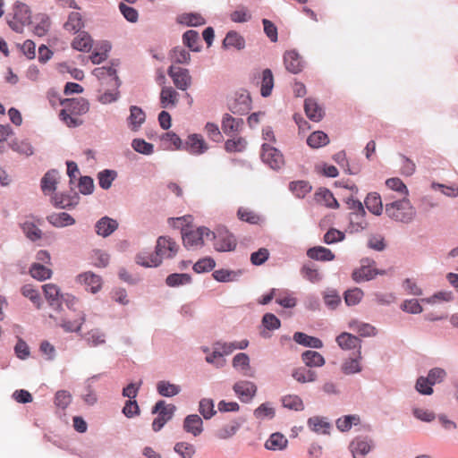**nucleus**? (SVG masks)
<instances>
[{
  "label": "nucleus",
  "instance_id": "f257e3e1",
  "mask_svg": "<svg viewBox=\"0 0 458 458\" xmlns=\"http://www.w3.org/2000/svg\"><path fill=\"white\" fill-rule=\"evenodd\" d=\"M64 108L60 112V117L70 127H76L81 121L76 116L86 114L89 109V103L83 98L64 99L61 102Z\"/></svg>",
  "mask_w": 458,
  "mask_h": 458
},
{
  "label": "nucleus",
  "instance_id": "f03ea898",
  "mask_svg": "<svg viewBox=\"0 0 458 458\" xmlns=\"http://www.w3.org/2000/svg\"><path fill=\"white\" fill-rule=\"evenodd\" d=\"M386 216L398 222L409 223L415 215L413 207L406 198L386 204Z\"/></svg>",
  "mask_w": 458,
  "mask_h": 458
},
{
  "label": "nucleus",
  "instance_id": "7ed1b4c3",
  "mask_svg": "<svg viewBox=\"0 0 458 458\" xmlns=\"http://www.w3.org/2000/svg\"><path fill=\"white\" fill-rule=\"evenodd\" d=\"M178 244L168 236H160L157 241L156 252L153 259L148 262L150 265H160L162 259H172L178 252Z\"/></svg>",
  "mask_w": 458,
  "mask_h": 458
},
{
  "label": "nucleus",
  "instance_id": "20e7f679",
  "mask_svg": "<svg viewBox=\"0 0 458 458\" xmlns=\"http://www.w3.org/2000/svg\"><path fill=\"white\" fill-rule=\"evenodd\" d=\"M31 21V13L29 6L23 3L16 2L13 8V16L8 21L11 29L16 32H22L23 28Z\"/></svg>",
  "mask_w": 458,
  "mask_h": 458
},
{
  "label": "nucleus",
  "instance_id": "39448f33",
  "mask_svg": "<svg viewBox=\"0 0 458 458\" xmlns=\"http://www.w3.org/2000/svg\"><path fill=\"white\" fill-rule=\"evenodd\" d=\"M175 411V406L166 404L165 401H158L153 407L152 413H157V417L153 420L152 428L154 431H159L164 425L169 421Z\"/></svg>",
  "mask_w": 458,
  "mask_h": 458
},
{
  "label": "nucleus",
  "instance_id": "423d86ee",
  "mask_svg": "<svg viewBox=\"0 0 458 458\" xmlns=\"http://www.w3.org/2000/svg\"><path fill=\"white\" fill-rule=\"evenodd\" d=\"M210 236L214 239V248L217 251H232L236 247L235 237L225 228L211 232Z\"/></svg>",
  "mask_w": 458,
  "mask_h": 458
},
{
  "label": "nucleus",
  "instance_id": "0eeeda50",
  "mask_svg": "<svg viewBox=\"0 0 458 458\" xmlns=\"http://www.w3.org/2000/svg\"><path fill=\"white\" fill-rule=\"evenodd\" d=\"M376 262L369 259L361 260L360 267L354 270L352 279L356 282L369 281L373 279L377 275H386L385 270H378L375 267Z\"/></svg>",
  "mask_w": 458,
  "mask_h": 458
},
{
  "label": "nucleus",
  "instance_id": "6e6552de",
  "mask_svg": "<svg viewBox=\"0 0 458 458\" xmlns=\"http://www.w3.org/2000/svg\"><path fill=\"white\" fill-rule=\"evenodd\" d=\"M211 231L207 227H199L182 233L183 244L187 249L201 247L204 244V238H208Z\"/></svg>",
  "mask_w": 458,
  "mask_h": 458
},
{
  "label": "nucleus",
  "instance_id": "1a4fd4ad",
  "mask_svg": "<svg viewBox=\"0 0 458 458\" xmlns=\"http://www.w3.org/2000/svg\"><path fill=\"white\" fill-rule=\"evenodd\" d=\"M261 159L265 164L275 170L280 169L284 165L282 153L269 143H264L262 145Z\"/></svg>",
  "mask_w": 458,
  "mask_h": 458
},
{
  "label": "nucleus",
  "instance_id": "9d476101",
  "mask_svg": "<svg viewBox=\"0 0 458 458\" xmlns=\"http://www.w3.org/2000/svg\"><path fill=\"white\" fill-rule=\"evenodd\" d=\"M167 73L178 89L186 90L191 87L192 79L188 69L171 65Z\"/></svg>",
  "mask_w": 458,
  "mask_h": 458
},
{
  "label": "nucleus",
  "instance_id": "9b49d317",
  "mask_svg": "<svg viewBox=\"0 0 458 458\" xmlns=\"http://www.w3.org/2000/svg\"><path fill=\"white\" fill-rule=\"evenodd\" d=\"M182 149L192 155H201L208 149V146L200 134L193 133L188 136Z\"/></svg>",
  "mask_w": 458,
  "mask_h": 458
},
{
  "label": "nucleus",
  "instance_id": "f8f14e48",
  "mask_svg": "<svg viewBox=\"0 0 458 458\" xmlns=\"http://www.w3.org/2000/svg\"><path fill=\"white\" fill-rule=\"evenodd\" d=\"M93 74L100 81H106V84L118 89L120 81L114 67H98L93 70Z\"/></svg>",
  "mask_w": 458,
  "mask_h": 458
},
{
  "label": "nucleus",
  "instance_id": "ddd939ff",
  "mask_svg": "<svg viewBox=\"0 0 458 458\" xmlns=\"http://www.w3.org/2000/svg\"><path fill=\"white\" fill-rule=\"evenodd\" d=\"M233 390L242 402H249L255 395L257 386L252 382L240 381L234 384Z\"/></svg>",
  "mask_w": 458,
  "mask_h": 458
},
{
  "label": "nucleus",
  "instance_id": "4468645a",
  "mask_svg": "<svg viewBox=\"0 0 458 458\" xmlns=\"http://www.w3.org/2000/svg\"><path fill=\"white\" fill-rule=\"evenodd\" d=\"M336 343L339 345V347L343 350H354L357 349V351L361 350V341L359 337L344 332L340 334L336 337Z\"/></svg>",
  "mask_w": 458,
  "mask_h": 458
},
{
  "label": "nucleus",
  "instance_id": "2eb2a0df",
  "mask_svg": "<svg viewBox=\"0 0 458 458\" xmlns=\"http://www.w3.org/2000/svg\"><path fill=\"white\" fill-rule=\"evenodd\" d=\"M78 281L86 286L92 293H98L102 286V279L99 276L91 272H85L78 276Z\"/></svg>",
  "mask_w": 458,
  "mask_h": 458
},
{
  "label": "nucleus",
  "instance_id": "dca6fc26",
  "mask_svg": "<svg viewBox=\"0 0 458 458\" xmlns=\"http://www.w3.org/2000/svg\"><path fill=\"white\" fill-rule=\"evenodd\" d=\"M233 366L245 377H254L255 371L250 366V359L246 353L240 352L233 359Z\"/></svg>",
  "mask_w": 458,
  "mask_h": 458
},
{
  "label": "nucleus",
  "instance_id": "f3484780",
  "mask_svg": "<svg viewBox=\"0 0 458 458\" xmlns=\"http://www.w3.org/2000/svg\"><path fill=\"white\" fill-rule=\"evenodd\" d=\"M183 429L194 437L199 436L203 431V421L197 414L188 415L183 421Z\"/></svg>",
  "mask_w": 458,
  "mask_h": 458
},
{
  "label": "nucleus",
  "instance_id": "a211bd4d",
  "mask_svg": "<svg viewBox=\"0 0 458 458\" xmlns=\"http://www.w3.org/2000/svg\"><path fill=\"white\" fill-rule=\"evenodd\" d=\"M304 110L309 119L313 122H319L325 114L323 108L310 98L305 99Z\"/></svg>",
  "mask_w": 458,
  "mask_h": 458
},
{
  "label": "nucleus",
  "instance_id": "6ab92c4d",
  "mask_svg": "<svg viewBox=\"0 0 458 458\" xmlns=\"http://www.w3.org/2000/svg\"><path fill=\"white\" fill-rule=\"evenodd\" d=\"M372 447L371 441L362 438H355L350 445L353 458H364Z\"/></svg>",
  "mask_w": 458,
  "mask_h": 458
},
{
  "label": "nucleus",
  "instance_id": "aec40b11",
  "mask_svg": "<svg viewBox=\"0 0 458 458\" xmlns=\"http://www.w3.org/2000/svg\"><path fill=\"white\" fill-rule=\"evenodd\" d=\"M178 92L172 87H163L160 92V105L163 108L174 107L178 103Z\"/></svg>",
  "mask_w": 458,
  "mask_h": 458
},
{
  "label": "nucleus",
  "instance_id": "412c9836",
  "mask_svg": "<svg viewBox=\"0 0 458 458\" xmlns=\"http://www.w3.org/2000/svg\"><path fill=\"white\" fill-rule=\"evenodd\" d=\"M285 68L292 73H298L302 70V62L300 55L295 51H288L284 55Z\"/></svg>",
  "mask_w": 458,
  "mask_h": 458
},
{
  "label": "nucleus",
  "instance_id": "4be33fe9",
  "mask_svg": "<svg viewBox=\"0 0 458 458\" xmlns=\"http://www.w3.org/2000/svg\"><path fill=\"white\" fill-rule=\"evenodd\" d=\"M58 181V173L55 170H50L45 174L41 179V190L45 195L54 193Z\"/></svg>",
  "mask_w": 458,
  "mask_h": 458
},
{
  "label": "nucleus",
  "instance_id": "5701e85b",
  "mask_svg": "<svg viewBox=\"0 0 458 458\" xmlns=\"http://www.w3.org/2000/svg\"><path fill=\"white\" fill-rule=\"evenodd\" d=\"M288 445L287 438L281 433L276 432L270 435L265 443V447L271 451H282Z\"/></svg>",
  "mask_w": 458,
  "mask_h": 458
},
{
  "label": "nucleus",
  "instance_id": "b1692460",
  "mask_svg": "<svg viewBox=\"0 0 458 458\" xmlns=\"http://www.w3.org/2000/svg\"><path fill=\"white\" fill-rule=\"evenodd\" d=\"M118 224L116 220L107 216L102 217L96 224V232L98 235L106 237L116 230Z\"/></svg>",
  "mask_w": 458,
  "mask_h": 458
},
{
  "label": "nucleus",
  "instance_id": "393cba45",
  "mask_svg": "<svg viewBox=\"0 0 458 458\" xmlns=\"http://www.w3.org/2000/svg\"><path fill=\"white\" fill-rule=\"evenodd\" d=\"M362 360L361 351H357L355 357L346 359L342 364V371L346 375L355 374L361 371L360 360Z\"/></svg>",
  "mask_w": 458,
  "mask_h": 458
},
{
  "label": "nucleus",
  "instance_id": "a878e982",
  "mask_svg": "<svg viewBox=\"0 0 458 458\" xmlns=\"http://www.w3.org/2000/svg\"><path fill=\"white\" fill-rule=\"evenodd\" d=\"M366 208L369 212L376 216H379L383 212V203L381 196L377 192H370L364 200Z\"/></svg>",
  "mask_w": 458,
  "mask_h": 458
},
{
  "label": "nucleus",
  "instance_id": "bb28decb",
  "mask_svg": "<svg viewBox=\"0 0 458 458\" xmlns=\"http://www.w3.org/2000/svg\"><path fill=\"white\" fill-rule=\"evenodd\" d=\"M243 124L242 119L234 118L232 115L226 114L223 117L222 130L226 135L238 132Z\"/></svg>",
  "mask_w": 458,
  "mask_h": 458
},
{
  "label": "nucleus",
  "instance_id": "cd10ccee",
  "mask_svg": "<svg viewBox=\"0 0 458 458\" xmlns=\"http://www.w3.org/2000/svg\"><path fill=\"white\" fill-rule=\"evenodd\" d=\"M292 377L300 383H310L317 379V373L305 366L294 369Z\"/></svg>",
  "mask_w": 458,
  "mask_h": 458
},
{
  "label": "nucleus",
  "instance_id": "c85d7f7f",
  "mask_svg": "<svg viewBox=\"0 0 458 458\" xmlns=\"http://www.w3.org/2000/svg\"><path fill=\"white\" fill-rule=\"evenodd\" d=\"M309 258L319 261H331L335 259V254L327 248L317 246L310 248L307 251Z\"/></svg>",
  "mask_w": 458,
  "mask_h": 458
},
{
  "label": "nucleus",
  "instance_id": "c756f323",
  "mask_svg": "<svg viewBox=\"0 0 458 458\" xmlns=\"http://www.w3.org/2000/svg\"><path fill=\"white\" fill-rule=\"evenodd\" d=\"M315 199L318 203L325 205L327 208H337L339 207L338 201L327 189H319L315 194Z\"/></svg>",
  "mask_w": 458,
  "mask_h": 458
},
{
  "label": "nucleus",
  "instance_id": "7c9ffc66",
  "mask_svg": "<svg viewBox=\"0 0 458 458\" xmlns=\"http://www.w3.org/2000/svg\"><path fill=\"white\" fill-rule=\"evenodd\" d=\"M301 360L306 367H322L325 364L324 357L316 351H305L301 354Z\"/></svg>",
  "mask_w": 458,
  "mask_h": 458
},
{
  "label": "nucleus",
  "instance_id": "2f4dec72",
  "mask_svg": "<svg viewBox=\"0 0 458 458\" xmlns=\"http://www.w3.org/2000/svg\"><path fill=\"white\" fill-rule=\"evenodd\" d=\"M293 340L299 344L315 349H320L323 347V343L320 339L308 335L301 332H296L293 335Z\"/></svg>",
  "mask_w": 458,
  "mask_h": 458
},
{
  "label": "nucleus",
  "instance_id": "473e14b6",
  "mask_svg": "<svg viewBox=\"0 0 458 458\" xmlns=\"http://www.w3.org/2000/svg\"><path fill=\"white\" fill-rule=\"evenodd\" d=\"M223 47L225 48L234 47L241 50L245 47V40L238 32L231 30L226 34L223 41Z\"/></svg>",
  "mask_w": 458,
  "mask_h": 458
},
{
  "label": "nucleus",
  "instance_id": "72a5a7b5",
  "mask_svg": "<svg viewBox=\"0 0 458 458\" xmlns=\"http://www.w3.org/2000/svg\"><path fill=\"white\" fill-rule=\"evenodd\" d=\"M42 288L45 297L50 305L59 304V301L64 298L60 288L55 284H46Z\"/></svg>",
  "mask_w": 458,
  "mask_h": 458
},
{
  "label": "nucleus",
  "instance_id": "f704fd0d",
  "mask_svg": "<svg viewBox=\"0 0 458 458\" xmlns=\"http://www.w3.org/2000/svg\"><path fill=\"white\" fill-rule=\"evenodd\" d=\"M274 88V76L270 69L263 70L261 73L260 93L262 97H269Z\"/></svg>",
  "mask_w": 458,
  "mask_h": 458
},
{
  "label": "nucleus",
  "instance_id": "c9c22d12",
  "mask_svg": "<svg viewBox=\"0 0 458 458\" xmlns=\"http://www.w3.org/2000/svg\"><path fill=\"white\" fill-rule=\"evenodd\" d=\"M47 221L55 227H64L72 225L75 223V220L65 212L54 213L47 217Z\"/></svg>",
  "mask_w": 458,
  "mask_h": 458
},
{
  "label": "nucleus",
  "instance_id": "e433bc0d",
  "mask_svg": "<svg viewBox=\"0 0 458 458\" xmlns=\"http://www.w3.org/2000/svg\"><path fill=\"white\" fill-rule=\"evenodd\" d=\"M248 344H249L248 340H242L240 342H232V343L217 342L214 345L217 350H219V351H221V352H223V356H224V355H228V354L232 353L236 349L243 350V349L247 348Z\"/></svg>",
  "mask_w": 458,
  "mask_h": 458
},
{
  "label": "nucleus",
  "instance_id": "4c0bfd02",
  "mask_svg": "<svg viewBox=\"0 0 458 458\" xmlns=\"http://www.w3.org/2000/svg\"><path fill=\"white\" fill-rule=\"evenodd\" d=\"M349 327L363 337L373 336L376 335V328L373 326L367 323H361L357 320L350 321Z\"/></svg>",
  "mask_w": 458,
  "mask_h": 458
},
{
  "label": "nucleus",
  "instance_id": "58836bf2",
  "mask_svg": "<svg viewBox=\"0 0 458 458\" xmlns=\"http://www.w3.org/2000/svg\"><path fill=\"white\" fill-rule=\"evenodd\" d=\"M308 426L312 431L318 434H328L330 429L329 422L318 416L310 418L308 420Z\"/></svg>",
  "mask_w": 458,
  "mask_h": 458
},
{
  "label": "nucleus",
  "instance_id": "ea45409f",
  "mask_svg": "<svg viewBox=\"0 0 458 458\" xmlns=\"http://www.w3.org/2000/svg\"><path fill=\"white\" fill-rule=\"evenodd\" d=\"M72 46L78 51H89L92 46V39L88 33L81 32L74 38Z\"/></svg>",
  "mask_w": 458,
  "mask_h": 458
},
{
  "label": "nucleus",
  "instance_id": "a19ab883",
  "mask_svg": "<svg viewBox=\"0 0 458 458\" xmlns=\"http://www.w3.org/2000/svg\"><path fill=\"white\" fill-rule=\"evenodd\" d=\"M329 139L327 134L321 131L312 132L307 139L308 145L312 148H318L327 145Z\"/></svg>",
  "mask_w": 458,
  "mask_h": 458
},
{
  "label": "nucleus",
  "instance_id": "79ce46f5",
  "mask_svg": "<svg viewBox=\"0 0 458 458\" xmlns=\"http://www.w3.org/2000/svg\"><path fill=\"white\" fill-rule=\"evenodd\" d=\"M157 390L160 395L172 397L178 394L181 387L168 381H159L157 385Z\"/></svg>",
  "mask_w": 458,
  "mask_h": 458
},
{
  "label": "nucleus",
  "instance_id": "37998d69",
  "mask_svg": "<svg viewBox=\"0 0 458 458\" xmlns=\"http://www.w3.org/2000/svg\"><path fill=\"white\" fill-rule=\"evenodd\" d=\"M282 404L284 408L297 411L304 409L303 402L297 394H287L283 396Z\"/></svg>",
  "mask_w": 458,
  "mask_h": 458
},
{
  "label": "nucleus",
  "instance_id": "c03bdc74",
  "mask_svg": "<svg viewBox=\"0 0 458 458\" xmlns=\"http://www.w3.org/2000/svg\"><path fill=\"white\" fill-rule=\"evenodd\" d=\"M145 113L141 108L132 106L130 108L129 123L131 125L132 130L138 129L141 123L145 121Z\"/></svg>",
  "mask_w": 458,
  "mask_h": 458
},
{
  "label": "nucleus",
  "instance_id": "a18cd8bd",
  "mask_svg": "<svg viewBox=\"0 0 458 458\" xmlns=\"http://www.w3.org/2000/svg\"><path fill=\"white\" fill-rule=\"evenodd\" d=\"M83 26L81 15L80 13L72 12L70 13L67 21L64 24L66 30L76 33Z\"/></svg>",
  "mask_w": 458,
  "mask_h": 458
},
{
  "label": "nucleus",
  "instance_id": "49530a36",
  "mask_svg": "<svg viewBox=\"0 0 458 458\" xmlns=\"http://www.w3.org/2000/svg\"><path fill=\"white\" fill-rule=\"evenodd\" d=\"M30 273L33 278L39 281L48 279L52 276V270L39 263L32 264Z\"/></svg>",
  "mask_w": 458,
  "mask_h": 458
},
{
  "label": "nucleus",
  "instance_id": "de8ad7c7",
  "mask_svg": "<svg viewBox=\"0 0 458 458\" xmlns=\"http://www.w3.org/2000/svg\"><path fill=\"white\" fill-rule=\"evenodd\" d=\"M85 322V315L81 312L78 318L74 320L63 319L60 327L65 332H79Z\"/></svg>",
  "mask_w": 458,
  "mask_h": 458
},
{
  "label": "nucleus",
  "instance_id": "09e8293b",
  "mask_svg": "<svg viewBox=\"0 0 458 458\" xmlns=\"http://www.w3.org/2000/svg\"><path fill=\"white\" fill-rule=\"evenodd\" d=\"M182 41L191 51L197 52L199 50V37L197 31L187 30L182 36Z\"/></svg>",
  "mask_w": 458,
  "mask_h": 458
},
{
  "label": "nucleus",
  "instance_id": "8fccbe9b",
  "mask_svg": "<svg viewBox=\"0 0 458 458\" xmlns=\"http://www.w3.org/2000/svg\"><path fill=\"white\" fill-rule=\"evenodd\" d=\"M289 188L298 198H304L311 191V186L306 181L293 182L290 183Z\"/></svg>",
  "mask_w": 458,
  "mask_h": 458
},
{
  "label": "nucleus",
  "instance_id": "3c124183",
  "mask_svg": "<svg viewBox=\"0 0 458 458\" xmlns=\"http://www.w3.org/2000/svg\"><path fill=\"white\" fill-rule=\"evenodd\" d=\"M21 229L30 241L35 242L42 236L41 230L32 222L25 221L21 224Z\"/></svg>",
  "mask_w": 458,
  "mask_h": 458
},
{
  "label": "nucleus",
  "instance_id": "603ef678",
  "mask_svg": "<svg viewBox=\"0 0 458 458\" xmlns=\"http://www.w3.org/2000/svg\"><path fill=\"white\" fill-rule=\"evenodd\" d=\"M21 294L30 299L33 304L39 309L41 306V297L38 291L31 284H26L21 289Z\"/></svg>",
  "mask_w": 458,
  "mask_h": 458
},
{
  "label": "nucleus",
  "instance_id": "864d4df0",
  "mask_svg": "<svg viewBox=\"0 0 458 458\" xmlns=\"http://www.w3.org/2000/svg\"><path fill=\"white\" fill-rule=\"evenodd\" d=\"M116 176L117 173L114 170L106 169L100 172L98 175L99 186L104 190L109 189Z\"/></svg>",
  "mask_w": 458,
  "mask_h": 458
},
{
  "label": "nucleus",
  "instance_id": "5fc2aeb1",
  "mask_svg": "<svg viewBox=\"0 0 458 458\" xmlns=\"http://www.w3.org/2000/svg\"><path fill=\"white\" fill-rule=\"evenodd\" d=\"M386 185L390 190L403 196V198H406V196L408 195V189L400 178H397V177L389 178L386 181Z\"/></svg>",
  "mask_w": 458,
  "mask_h": 458
},
{
  "label": "nucleus",
  "instance_id": "6e6d98bb",
  "mask_svg": "<svg viewBox=\"0 0 458 458\" xmlns=\"http://www.w3.org/2000/svg\"><path fill=\"white\" fill-rule=\"evenodd\" d=\"M239 428L240 425L237 422L229 423L217 429L216 432V437L219 439L230 438L236 434Z\"/></svg>",
  "mask_w": 458,
  "mask_h": 458
},
{
  "label": "nucleus",
  "instance_id": "4d7b16f0",
  "mask_svg": "<svg viewBox=\"0 0 458 458\" xmlns=\"http://www.w3.org/2000/svg\"><path fill=\"white\" fill-rule=\"evenodd\" d=\"M237 216L240 220L247 222L251 225H257L260 222V216L254 211L246 208H240L237 211Z\"/></svg>",
  "mask_w": 458,
  "mask_h": 458
},
{
  "label": "nucleus",
  "instance_id": "13d9d810",
  "mask_svg": "<svg viewBox=\"0 0 458 458\" xmlns=\"http://www.w3.org/2000/svg\"><path fill=\"white\" fill-rule=\"evenodd\" d=\"M191 277L188 274H171L166 279L165 283L168 286L175 287L179 285H183L191 283Z\"/></svg>",
  "mask_w": 458,
  "mask_h": 458
},
{
  "label": "nucleus",
  "instance_id": "bf43d9fd",
  "mask_svg": "<svg viewBox=\"0 0 458 458\" xmlns=\"http://www.w3.org/2000/svg\"><path fill=\"white\" fill-rule=\"evenodd\" d=\"M85 339L90 346H98L105 344L106 335L99 329L96 328L89 331L85 335Z\"/></svg>",
  "mask_w": 458,
  "mask_h": 458
},
{
  "label": "nucleus",
  "instance_id": "052dcab7",
  "mask_svg": "<svg viewBox=\"0 0 458 458\" xmlns=\"http://www.w3.org/2000/svg\"><path fill=\"white\" fill-rule=\"evenodd\" d=\"M9 145L13 150L20 154L25 156H30L33 154V148L28 141L13 140L10 142Z\"/></svg>",
  "mask_w": 458,
  "mask_h": 458
},
{
  "label": "nucleus",
  "instance_id": "680f3d73",
  "mask_svg": "<svg viewBox=\"0 0 458 458\" xmlns=\"http://www.w3.org/2000/svg\"><path fill=\"white\" fill-rule=\"evenodd\" d=\"M400 173L403 175L410 176L413 174L416 169L415 163L403 155L399 156Z\"/></svg>",
  "mask_w": 458,
  "mask_h": 458
},
{
  "label": "nucleus",
  "instance_id": "e2e57ef3",
  "mask_svg": "<svg viewBox=\"0 0 458 458\" xmlns=\"http://www.w3.org/2000/svg\"><path fill=\"white\" fill-rule=\"evenodd\" d=\"M365 213H350V225L354 231H360L366 227L367 222L365 219Z\"/></svg>",
  "mask_w": 458,
  "mask_h": 458
},
{
  "label": "nucleus",
  "instance_id": "0e129e2a",
  "mask_svg": "<svg viewBox=\"0 0 458 458\" xmlns=\"http://www.w3.org/2000/svg\"><path fill=\"white\" fill-rule=\"evenodd\" d=\"M171 58L174 63L177 64H189L191 60V55L184 48L177 47L173 49L171 53Z\"/></svg>",
  "mask_w": 458,
  "mask_h": 458
},
{
  "label": "nucleus",
  "instance_id": "69168bd1",
  "mask_svg": "<svg viewBox=\"0 0 458 458\" xmlns=\"http://www.w3.org/2000/svg\"><path fill=\"white\" fill-rule=\"evenodd\" d=\"M216 266V262L212 258H203L197 261L193 266L196 273H204L212 270Z\"/></svg>",
  "mask_w": 458,
  "mask_h": 458
},
{
  "label": "nucleus",
  "instance_id": "338daca9",
  "mask_svg": "<svg viewBox=\"0 0 458 458\" xmlns=\"http://www.w3.org/2000/svg\"><path fill=\"white\" fill-rule=\"evenodd\" d=\"M174 451L179 454L182 458H192L195 454V448L193 445L181 442L174 445Z\"/></svg>",
  "mask_w": 458,
  "mask_h": 458
},
{
  "label": "nucleus",
  "instance_id": "774afa93",
  "mask_svg": "<svg viewBox=\"0 0 458 458\" xmlns=\"http://www.w3.org/2000/svg\"><path fill=\"white\" fill-rule=\"evenodd\" d=\"M71 402H72V395L69 392H67L65 390H60V391L56 392L55 396V404L57 407L64 410L69 406Z\"/></svg>",
  "mask_w": 458,
  "mask_h": 458
}]
</instances>
